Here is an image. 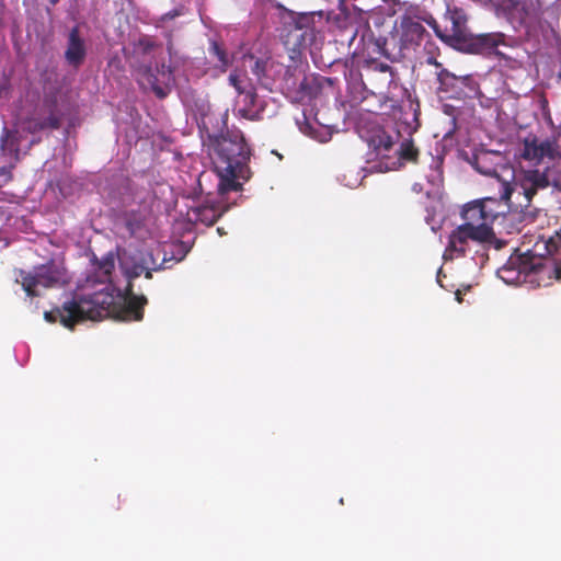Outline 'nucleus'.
<instances>
[{
    "label": "nucleus",
    "instance_id": "obj_21",
    "mask_svg": "<svg viewBox=\"0 0 561 561\" xmlns=\"http://www.w3.org/2000/svg\"><path fill=\"white\" fill-rule=\"evenodd\" d=\"M299 129L301 133L310 136L311 138L318 140L319 142H328L331 139V131L327 128L314 127L309 123H304L299 125Z\"/></svg>",
    "mask_w": 561,
    "mask_h": 561
},
{
    "label": "nucleus",
    "instance_id": "obj_3",
    "mask_svg": "<svg viewBox=\"0 0 561 561\" xmlns=\"http://www.w3.org/2000/svg\"><path fill=\"white\" fill-rule=\"evenodd\" d=\"M471 165L482 175L490 178L491 185L497 188L501 201L510 202L516 207L527 208L538 191L556 183L553 171L540 169H522L518 172L504 154L499 151L480 150Z\"/></svg>",
    "mask_w": 561,
    "mask_h": 561
},
{
    "label": "nucleus",
    "instance_id": "obj_15",
    "mask_svg": "<svg viewBox=\"0 0 561 561\" xmlns=\"http://www.w3.org/2000/svg\"><path fill=\"white\" fill-rule=\"evenodd\" d=\"M88 54V44L85 38L80 34L79 27L71 28L67 36L65 59L68 65L80 67Z\"/></svg>",
    "mask_w": 561,
    "mask_h": 561
},
{
    "label": "nucleus",
    "instance_id": "obj_11",
    "mask_svg": "<svg viewBox=\"0 0 561 561\" xmlns=\"http://www.w3.org/2000/svg\"><path fill=\"white\" fill-rule=\"evenodd\" d=\"M15 279L20 283L28 297H37L47 288H58L68 280L62 263L50 261L35 266L32 271H19Z\"/></svg>",
    "mask_w": 561,
    "mask_h": 561
},
{
    "label": "nucleus",
    "instance_id": "obj_6",
    "mask_svg": "<svg viewBox=\"0 0 561 561\" xmlns=\"http://www.w3.org/2000/svg\"><path fill=\"white\" fill-rule=\"evenodd\" d=\"M215 171L218 175L220 194L239 191L241 183L250 178L248 167L249 149L239 130L227 131L210 138V152Z\"/></svg>",
    "mask_w": 561,
    "mask_h": 561
},
{
    "label": "nucleus",
    "instance_id": "obj_7",
    "mask_svg": "<svg viewBox=\"0 0 561 561\" xmlns=\"http://www.w3.org/2000/svg\"><path fill=\"white\" fill-rule=\"evenodd\" d=\"M366 141L369 148V172L398 170L405 161H414L417 154L411 141L397 145L394 137L382 128L371 130Z\"/></svg>",
    "mask_w": 561,
    "mask_h": 561
},
{
    "label": "nucleus",
    "instance_id": "obj_5",
    "mask_svg": "<svg viewBox=\"0 0 561 561\" xmlns=\"http://www.w3.org/2000/svg\"><path fill=\"white\" fill-rule=\"evenodd\" d=\"M60 115L57 96L46 95L42 107L31 117L20 115L12 126L4 125L0 136V153L4 162L10 168L13 167L21 153H24L34 142L28 138V134L46 128H57Z\"/></svg>",
    "mask_w": 561,
    "mask_h": 561
},
{
    "label": "nucleus",
    "instance_id": "obj_16",
    "mask_svg": "<svg viewBox=\"0 0 561 561\" xmlns=\"http://www.w3.org/2000/svg\"><path fill=\"white\" fill-rule=\"evenodd\" d=\"M505 35L502 33H488L474 36L471 47L477 54L505 56L501 47H506Z\"/></svg>",
    "mask_w": 561,
    "mask_h": 561
},
{
    "label": "nucleus",
    "instance_id": "obj_25",
    "mask_svg": "<svg viewBox=\"0 0 561 561\" xmlns=\"http://www.w3.org/2000/svg\"><path fill=\"white\" fill-rule=\"evenodd\" d=\"M181 15H184V8L183 7L175 8L174 10H172V11L168 12L167 14H164L163 16H161L160 24L158 26L168 28L169 22L178 16H181Z\"/></svg>",
    "mask_w": 561,
    "mask_h": 561
},
{
    "label": "nucleus",
    "instance_id": "obj_13",
    "mask_svg": "<svg viewBox=\"0 0 561 561\" xmlns=\"http://www.w3.org/2000/svg\"><path fill=\"white\" fill-rule=\"evenodd\" d=\"M542 260L530 255H513L497 270V276L508 285L534 283V275L543 271Z\"/></svg>",
    "mask_w": 561,
    "mask_h": 561
},
{
    "label": "nucleus",
    "instance_id": "obj_30",
    "mask_svg": "<svg viewBox=\"0 0 561 561\" xmlns=\"http://www.w3.org/2000/svg\"><path fill=\"white\" fill-rule=\"evenodd\" d=\"M358 184H359V182H355V183H352V184L347 183L346 185H348V186H357Z\"/></svg>",
    "mask_w": 561,
    "mask_h": 561
},
{
    "label": "nucleus",
    "instance_id": "obj_32",
    "mask_svg": "<svg viewBox=\"0 0 561 561\" xmlns=\"http://www.w3.org/2000/svg\"><path fill=\"white\" fill-rule=\"evenodd\" d=\"M50 4L55 5L59 0H48Z\"/></svg>",
    "mask_w": 561,
    "mask_h": 561
},
{
    "label": "nucleus",
    "instance_id": "obj_19",
    "mask_svg": "<svg viewBox=\"0 0 561 561\" xmlns=\"http://www.w3.org/2000/svg\"><path fill=\"white\" fill-rule=\"evenodd\" d=\"M227 210L219 204L207 201L204 204L191 206L187 210V219L191 222H202L207 226L213 225Z\"/></svg>",
    "mask_w": 561,
    "mask_h": 561
},
{
    "label": "nucleus",
    "instance_id": "obj_31",
    "mask_svg": "<svg viewBox=\"0 0 561 561\" xmlns=\"http://www.w3.org/2000/svg\"><path fill=\"white\" fill-rule=\"evenodd\" d=\"M168 262H169V260L164 257V259H163V262H162V264H161V265H164V267H168V266L165 265Z\"/></svg>",
    "mask_w": 561,
    "mask_h": 561
},
{
    "label": "nucleus",
    "instance_id": "obj_2",
    "mask_svg": "<svg viewBox=\"0 0 561 561\" xmlns=\"http://www.w3.org/2000/svg\"><path fill=\"white\" fill-rule=\"evenodd\" d=\"M512 201L513 198L510 202L501 201L497 195L467 204L461 213L463 222L449 234V242L443 254L444 261L473 253L471 260L481 268L488 260L485 243L494 236L491 226L505 213V207H516Z\"/></svg>",
    "mask_w": 561,
    "mask_h": 561
},
{
    "label": "nucleus",
    "instance_id": "obj_27",
    "mask_svg": "<svg viewBox=\"0 0 561 561\" xmlns=\"http://www.w3.org/2000/svg\"><path fill=\"white\" fill-rule=\"evenodd\" d=\"M180 255L175 259L176 262H180L184 259L187 253V250H184L182 245L179 247Z\"/></svg>",
    "mask_w": 561,
    "mask_h": 561
},
{
    "label": "nucleus",
    "instance_id": "obj_24",
    "mask_svg": "<svg viewBox=\"0 0 561 561\" xmlns=\"http://www.w3.org/2000/svg\"><path fill=\"white\" fill-rule=\"evenodd\" d=\"M459 79H468V81L459 83V93L471 95L478 92V84L471 76H462Z\"/></svg>",
    "mask_w": 561,
    "mask_h": 561
},
{
    "label": "nucleus",
    "instance_id": "obj_33",
    "mask_svg": "<svg viewBox=\"0 0 561 561\" xmlns=\"http://www.w3.org/2000/svg\"><path fill=\"white\" fill-rule=\"evenodd\" d=\"M217 231H218L219 234H224V231H222L221 228H218Z\"/></svg>",
    "mask_w": 561,
    "mask_h": 561
},
{
    "label": "nucleus",
    "instance_id": "obj_26",
    "mask_svg": "<svg viewBox=\"0 0 561 561\" xmlns=\"http://www.w3.org/2000/svg\"><path fill=\"white\" fill-rule=\"evenodd\" d=\"M435 163V169L427 175L428 182L433 185H439L442 182V171H440V162L438 160L433 161Z\"/></svg>",
    "mask_w": 561,
    "mask_h": 561
},
{
    "label": "nucleus",
    "instance_id": "obj_34",
    "mask_svg": "<svg viewBox=\"0 0 561 561\" xmlns=\"http://www.w3.org/2000/svg\"><path fill=\"white\" fill-rule=\"evenodd\" d=\"M556 272L558 273L557 278H560L561 277L560 273L558 271H556Z\"/></svg>",
    "mask_w": 561,
    "mask_h": 561
},
{
    "label": "nucleus",
    "instance_id": "obj_9",
    "mask_svg": "<svg viewBox=\"0 0 561 561\" xmlns=\"http://www.w3.org/2000/svg\"><path fill=\"white\" fill-rule=\"evenodd\" d=\"M157 46L148 38L142 37L134 45V57L131 65L141 72L142 81L152 89L160 99L167 96L173 82V75L170 67L164 64L161 67L152 68V59L156 57Z\"/></svg>",
    "mask_w": 561,
    "mask_h": 561
},
{
    "label": "nucleus",
    "instance_id": "obj_23",
    "mask_svg": "<svg viewBox=\"0 0 561 561\" xmlns=\"http://www.w3.org/2000/svg\"><path fill=\"white\" fill-rule=\"evenodd\" d=\"M447 19L450 21L451 23V31H453V34L454 35H458V34H461L462 33V28L465 26V23H466V14L462 10L460 9H448L447 10Z\"/></svg>",
    "mask_w": 561,
    "mask_h": 561
},
{
    "label": "nucleus",
    "instance_id": "obj_8",
    "mask_svg": "<svg viewBox=\"0 0 561 561\" xmlns=\"http://www.w3.org/2000/svg\"><path fill=\"white\" fill-rule=\"evenodd\" d=\"M394 8L397 12L399 10H404V13L400 16V21L397 26V35L399 37V47L401 53L414 50L421 45L428 35L424 24L432 27L439 38L446 39L448 37L440 31L435 19L419 5L401 2V4L396 5Z\"/></svg>",
    "mask_w": 561,
    "mask_h": 561
},
{
    "label": "nucleus",
    "instance_id": "obj_29",
    "mask_svg": "<svg viewBox=\"0 0 561 561\" xmlns=\"http://www.w3.org/2000/svg\"><path fill=\"white\" fill-rule=\"evenodd\" d=\"M411 108L413 110V119L416 122L417 121V117H416V108L413 107V104L411 103L410 104Z\"/></svg>",
    "mask_w": 561,
    "mask_h": 561
},
{
    "label": "nucleus",
    "instance_id": "obj_28",
    "mask_svg": "<svg viewBox=\"0 0 561 561\" xmlns=\"http://www.w3.org/2000/svg\"><path fill=\"white\" fill-rule=\"evenodd\" d=\"M427 62H428V64L434 65V66H435V67H437V68H438V67H440V64H438V62L436 61V59H435V58H433V57H430V58L427 59Z\"/></svg>",
    "mask_w": 561,
    "mask_h": 561
},
{
    "label": "nucleus",
    "instance_id": "obj_20",
    "mask_svg": "<svg viewBox=\"0 0 561 561\" xmlns=\"http://www.w3.org/2000/svg\"><path fill=\"white\" fill-rule=\"evenodd\" d=\"M439 89L445 92L459 93V83L468 81V79H459V77L442 69L437 73Z\"/></svg>",
    "mask_w": 561,
    "mask_h": 561
},
{
    "label": "nucleus",
    "instance_id": "obj_10",
    "mask_svg": "<svg viewBox=\"0 0 561 561\" xmlns=\"http://www.w3.org/2000/svg\"><path fill=\"white\" fill-rule=\"evenodd\" d=\"M289 18L291 21L284 35L285 45L294 53L316 46L321 39L319 27L323 23V13H291Z\"/></svg>",
    "mask_w": 561,
    "mask_h": 561
},
{
    "label": "nucleus",
    "instance_id": "obj_12",
    "mask_svg": "<svg viewBox=\"0 0 561 561\" xmlns=\"http://www.w3.org/2000/svg\"><path fill=\"white\" fill-rule=\"evenodd\" d=\"M520 154L525 160L536 164V169L553 171L557 178L556 183H550L548 186L552 185L561 190V179L556 168V161L561 158V151L556 140L529 136L523 142Z\"/></svg>",
    "mask_w": 561,
    "mask_h": 561
},
{
    "label": "nucleus",
    "instance_id": "obj_22",
    "mask_svg": "<svg viewBox=\"0 0 561 561\" xmlns=\"http://www.w3.org/2000/svg\"><path fill=\"white\" fill-rule=\"evenodd\" d=\"M209 54L217 58V66L225 71L231 62V57L226 49L216 41H211L209 45Z\"/></svg>",
    "mask_w": 561,
    "mask_h": 561
},
{
    "label": "nucleus",
    "instance_id": "obj_4",
    "mask_svg": "<svg viewBox=\"0 0 561 561\" xmlns=\"http://www.w3.org/2000/svg\"><path fill=\"white\" fill-rule=\"evenodd\" d=\"M278 65L267 55L255 56L245 54L241 58L240 69L230 73L229 82L239 92L236 103L237 113L247 119L257 121L263 117L264 102L251 89L247 90L244 81L256 82L262 88L272 91Z\"/></svg>",
    "mask_w": 561,
    "mask_h": 561
},
{
    "label": "nucleus",
    "instance_id": "obj_18",
    "mask_svg": "<svg viewBox=\"0 0 561 561\" xmlns=\"http://www.w3.org/2000/svg\"><path fill=\"white\" fill-rule=\"evenodd\" d=\"M494 2L499 9L523 23L537 15V5L531 0H494Z\"/></svg>",
    "mask_w": 561,
    "mask_h": 561
},
{
    "label": "nucleus",
    "instance_id": "obj_14",
    "mask_svg": "<svg viewBox=\"0 0 561 561\" xmlns=\"http://www.w3.org/2000/svg\"><path fill=\"white\" fill-rule=\"evenodd\" d=\"M363 71L362 76L370 84L371 89L379 91V93L388 89L394 80L392 68L377 59L366 60Z\"/></svg>",
    "mask_w": 561,
    "mask_h": 561
},
{
    "label": "nucleus",
    "instance_id": "obj_17",
    "mask_svg": "<svg viewBox=\"0 0 561 561\" xmlns=\"http://www.w3.org/2000/svg\"><path fill=\"white\" fill-rule=\"evenodd\" d=\"M284 88L288 91L300 92L302 95L311 96L314 92V79L308 78L298 67H287L284 73Z\"/></svg>",
    "mask_w": 561,
    "mask_h": 561
},
{
    "label": "nucleus",
    "instance_id": "obj_1",
    "mask_svg": "<svg viewBox=\"0 0 561 561\" xmlns=\"http://www.w3.org/2000/svg\"><path fill=\"white\" fill-rule=\"evenodd\" d=\"M157 268L151 252L133 248L118 249L116 256L110 252L93 264V272L88 275L83 286L84 291L65 301L61 308L46 311L45 320H59L64 327L72 329L85 319L102 318L112 307H122V320L140 321L147 299L133 293L130 279L142 273L146 278H151V272Z\"/></svg>",
    "mask_w": 561,
    "mask_h": 561
},
{
    "label": "nucleus",
    "instance_id": "obj_35",
    "mask_svg": "<svg viewBox=\"0 0 561 561\" xmlns=\"http://www.w3.org/2000/svg\"><path fill=\"white\" fill-rule=\"evenodd\" d=\"M559 236H560V238H561V226H560V231H559Z\"/></svg>",
    "mask_w": 561,
    "mask_h": 561
}]
</instances>
